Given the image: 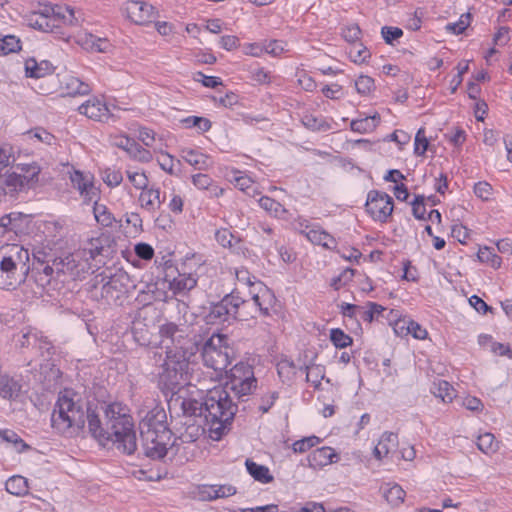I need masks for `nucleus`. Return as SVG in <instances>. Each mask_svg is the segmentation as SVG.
<instances>
[{
    "label": "nucleus",
    "instance_id": "nucleus-1",
    "mask_svg": "<svg viewBox=\"0 0 512 512\" xmlns=\"http://www.w3.org/2000/svg\"><path fill=\"white\" fill-rule=\"evenodd\" d=\"M86 422L89 433L101 445L111 442L127 455L137 450L134 421L126 405L113 402L99 408L85 402L72 389L61 391L51 415L52 427L61 434H68L74 428L84 429Z\"/></svg>",
    "mask_w": 512,
    "mask_h": 512
},
{
    "label": "nucleus",
    "instance_id": "nucleus-2",
    "mask_svg": "<svg viewBox=\"0 0 512 512\" xmlns=\"http://www.w3.org/2000/svg\"><path fill=\"white\" fill-rule=\"evenodd\" d=\"M256 383L252 367L239 363L231 368L225 387H215L208 391L203 400L204 418L212 440L219 441L230 430L237 412V405L233 403L230 392L242 399L256 388Z\"/></svg>",
    "mask_w": 512,
    "mask_h": 512
},
{
    "label": "nucleus",
    "instance_id": "nucleus-3",
    "mask_svg": "<svg viewBox=\"0 0 512 512\" xmlns=\"http://www.w3.org/2000/svg\"><path fill=\"white\" fill-rule=\"evenodd\" d=\"M139 430L144 455L150 459L160 460L167 455L169 449L176 446L163 408L150 410L140 421Z\"/></svg>",
    "mask_w": 512,
    "mask_h": 512
},
{
    "label": "nucleus",
    "instance_id": "nucleus-4",
    "mask_svg": "<svg viewBox=\"0 0 512 512\" xmlns=\"http://www.w3.org/2000/svg\"><path fill=\"white\" fill-rule=\"evenodd\" d=\"M33 277L36 284L45 289L53 283L56 289L58 283L72 280L71 253L58 256L49 246L36 247L33 250Z\"/></svg>",
    "mask_w": 512,
    "mask_h": 512
},
{
    "label": "nucleus",
    "instance_id": "nucleus-5",
    "mask_svg": "<svg viewBox=\"0 0 512 512\" xmlns=\"http://www.w3.org/2000/svg\"><path fill=\"white\" fill-rule=\"evenodd\" d=\"M29 251L19 244L0 247V289L13 290L29 272Z\"/></svg>",
    "mask_w": 512,
    "mask_h": 512
},
{
    "label": "nucleus",
    "instance_id": "nucleus-6",
    "mask_svg": "<svg viewBox=\"0 0 512 512\" xmlns=\"http://www.w3.org/2000/svg\"><path fill=\"white\" fill-rule=\"evenodd\" d=\"M95 279L96 283L90 291L92 297L104 299L108 304L117 303L126 296L130 288L135 287L129 274L122 268H107Z\"/></svg>",
    "mask_w": 512,
    "mask_h": 512
},
{
    "label": "nucleus",
    "instance_id": "nucleus-7",
    "mask_svg": "<svg viewBox=\"0 0 512 512\" xmlns=\"http://www.w3.org/2000/svg\"><path fill=\"white\" fill-rule=\"evenodd\" d=\"M193 355H183L169 351L161 365L158 374V386L165 393L174 394L176 390L188 382L190 358Z\"/></svg>",
    "mask_w": 512,
    "mask_h": 512
},
{
    "label": "nucleus",
    "instance_id": "nucleus-8",
    "mask_svg": "<svg viewBox=\"0 0 512 512\" xmlns=\"http://www.w3.org/2000/svg\"><path fill=\"white\" fill-rule=\"evenodd\" d=\"M107 242L108 238H92L83 248L71 253L72 280L84 278L86 274L93 273L94 268H98V264H104L97 258L109 256L110 247L105 246Z\"/></svg>",
    "mask_w": 512,
    "mask_h": 512
},
{
    "label": "nucleus",
    "instance_id": "nucleus-9",
    "mask_svg": "<svg viewBox=\"0 0 512 512\" xmlns=\"http://www.w3.org/2000/svg\"><path fill=\"white\" fill-rule=\"evenodd\" d=\"M161 344L169 351L183 355H195L199 351V342L190 337V328L186 325H177L174 322H165L159 326Z\"/></svg>",
    "mask_w": 512,
    "mask_h": 512
},
{
    "label": "nucleus",
    "instance_id": "nucleus-10",
    "mask_svg": "<svg viewBox=\"0 0 512 512\" xmlns=\"http://www.w3.org/2000/svg\"><path fill=\"white\" fill-rule=\"evenodd\" d=\"M228 337L223 334H213L201 346V357L206 367L216 372L226 371L231 364L232 348L228 345Z\"/></svg>",
    "mask_w": 512,
    "mask_h": 512
},
{
    "label": "nucleus",
    "instance_id": "nucleus-11",
    "mask_svg": "<svg viewBox=\"0 0 512 512\" xmlns=\"http://www.w3.org/2000/svg\"><path fill=\"white\" fill-rule=\"evenodd\" d=\"M21 173L0 174V189L4 194L13 195L37 180L40 173V167L36 164L24 165L21 167Z\"/></svg>",
    "mask_w": 512,
    "mask_h": 512
},
{
    "label": "nucleus",
    "instance_id": "nucleus-12",
    "mask_svg": "<svg viewBox=\"0 0 512 512\" xmlns=\"http://www.w3.org/2000/svg\"><path fill=\"white\" fill-rule=\"evenodd\" d=\"M367 213L375 220L385 223L393 212V199L385 192L371 190L365 203Z\"/></svg>",
    "mask_w": 512,
    "mask_h": 512
},
{
    "label": "nucleus",
    "instance_id": "nucleus-13",
    "mask_svg": "<svg viewBox=\"0 0 512 512\" xmlns=\"http://www.w3.org/2000/svg\"><path fill=\"white\" fill-rule=\"evenodd\" d=\"M234 301V291H232L226 294L219 302L211 304L206 316L207 323L214 325L236 320L238 310H236L237 304Z\"/></svg>",
    "mask_w": 512,
    "mask_h": 512
},
{
    "label": "nucleus",
    "instance_id": "nucleus-14",
    "mask_svg": "<svg viewBox=\"0 0 512 512\" xmlns=\"http://www.w3.org/2000/svg\"><path fill=\"white\" fill-rule=\"evenodd\" d=\"M234 303L237 304L236 310L237 319L245 321L249 318H255L257 313H261L263 316L269 315V308L265 307L261 302V298L258 294H254L250 300H245L239 296V293L234 291Z\"/></svg>",
    "mask_w": 512,
    "mask_h": 512
},
{
    "label": "nucleus",
    "instance_id": "nucleus-15",
    "mask_svg": "<svg viewBox=\"0 0 512 512\" xmlns=\"http://www.w3.org/2000/svg\"><path fill=\"white\" fill-rule=\"evenodd\" d=\"M70 180L85 202H91L99 198L100 190L94 185V176L92 174L73 170L70 173Z\"/></svg>",
    "mask_w": 512,
    "mask_h": 512
},
{
    "label": "nucleus",
    "instance_id": "nucleus-16",
    "mask_svg": "<svg viewBox=\"0 0 512 512\" xmlns=\"http://www.w3.org/2000/svg\"><path fill=\"white\" fill-rule=\"evenodd\" d=\"M125 12L131 21L139 25L150 23L156 18L155 8L143 1L126 2Z\"/></svg>",
    "mask_w": 512,
    "mask_h": 512
},
{
    "label": "nucleus",
    "instance_id": "nucleus-17",
    "mask_svg": "<svg viewBox=\"0 0 512 512\" xmlns=\"http://www.w3.org/2000/svg\"><path fill=\"white\" fill-rule=\"evenodd\" d=\"M78 111L87 118L101 123H107L109 119L114 118V114L110 111L107 104L98 98L87 100L78 107Z\"/></svg>",
    "mask_w": 512,
    "mask_h": 512
},
{
    "label": "nucleus",
    "instance_id": "nucleus-18",
    "mask_svg": "<svg viewBox=\"0 0 512 512\" xmlns=\"http://www.w3.org/2000/svg\"><path fill=\"white\" fill-rule=\"evenodd\" d=\"M359 316L363 321L368 323L380 321L382 319H386L391 322L392 319H396L399 316V311L394 309L388 310L376 302L368 301L365 306H361Z\"/></svg>",
    "mask_w": 512,
    "mask_h": 512
},
{
    "label": "nucleus",
    "instance_id": "nucleus-19",
    "mask_svg": "<svg viewBox=\"0 0 512 512\" xmlns=\"http://www.w3.org/2000/svg\"><path fill=\"white\" fill-rule=\"evenodd\" d=\"M338 459L339 456L335 450L327 446L315 449L307 458L309 467L313 469L322 468L331 463L337 462Z\"/></svg>",
    "mask_w": 512,
    "mask_h": 512
},
{
    "label": "nucleus",
    "instance_id": "nucleus-20",
    "mask_svg": "<svg viewBox=\"0 0 512 512\" xmlns=\"http://www.w3.org/2000/svg\"><path fill=\"white\" fill-rule=\"evenodd\" d=\"M54 66L48 60L37 62L34 58L25 61V74L30 78H41L52 74Z\"/></svg>",
    "mask_w": 512,
    "mask_h": 512
},
{
    "label": "nucleus",
    "instance_id": "nucleus-21",
    "mask_svg": "<svg viewBox=\"0 0 512 512\" xmlns=\"http://www.w3.org/2000/svg\"><path fill=\"white\" fill-rule=\"evenodd\" d=\"M28 24L30 27L42 31V32H50L55 34L58 38H64V32L62 27H60L56 23H52L50 19H45L41 16H38L35 13H32L28 18Z\"/></svg>",
    "mask_w": 512,
    "mask_h": 512
},
{
    "label": "nucleus",
    "instance_id": "nucleus-22",
    "mask_svg": "<svg viewBox=\"0 0 512 512\" xmlns=\"http://www.w3.org/2000/svg\"><path fill=\"white\" fill-rule=\"evenodd\" d=\"M398 446V436L393 432H385L374 448V456L381 460Z\"/></svg>",
    "mask_w": 512,
    "mask_h": 512
},
{
    "label": "nucleus",
    "instance_id": "nucleus-23",
    "mask_svg": "<svg viewBox=\"0 0 512 512\" xmlns=\"http://www.w3.org/2000/svg\"><path fill=\"white\" fill-rule=\"evenodd\" d=\"M192 182L198 189L206 190L211 198H218L224 192V190L216 185L213 179L207 174L198 173L193 175Z\"/></svg>",
    "mask_w": 512,
    "mask_h": 512
},
{
    "label": "nucleus",
    "instance_id": "nucleus-24",
    "mask_svg": "<svg viewBox=\"0 0 512 512\" xmlns=\"http://www.w3.org/2000/svg\"><path fill=\"white\" fill-rule=\"evenodd\" d=\"M245 466L248 473L254 478V480L260 483L268 484L274 480L269 468L265 465L258 464L251 459H247L245 461Z\"/></svg>",
    "mask_w": 512,
    "mask_h": 512
},
{
    "label": "nucleus",
    "instance_id": "nucleus-25",
    "mask_svg": "<svg viewBox=\"0 0 512 512\" xmlns=\"http://www.w3.org/2000/svg\"><path fill=\"white\" fill-rule=\"evenodd\" d=\"M161 193L159 188H149L144 191L139 196V201L141 206L148 211H155L163 202L161 199Z\"/></svg>",
    "mask_w": 512,
    "mask_h": 512
},
{
    "label": "nucleus",
    "instance_id": "nucleus-26",
    "mask_svg": "<svg viewBox=\"0 0 512 512\" xmlns=\"http://www.w3.org/2000/svg\"><path fill=\"white\" fill-rule=\"evenodd\" d=\"M181 157L198 170L206 169L209 166V157L197 150L184 148L181 150Z\"/></svg>",
    "mask_w": 512,
    "mask_h": 512
},
{
    "label": "nucleus",
    "instance_id": "nucleus-27",
    "mask_svg": "<svg viewBox=\"0 0 512 512\" xmlns=\"http://www.w3.org/2000/svg\"><path fill=\"white\" fill-rule=\"evenodd\" d=\"M197 284V280L191 274H179L169 283V288L174 294H183L192 290Z\"/></svg>",
    "mask_w": 512,
    "mask_h": 512
},
{
    "label": "nucleus",
    "instance_id": "nucleus-28",
    "mask_svg": "<svg viewBox=\"0 0 512 512\" xmlns=\"http://www.w3.org/2000/svg\"><path fill=\"white\" fill-rule=\"evenodd\" d=\"M83 45L87 50L98 53H108L113 47L107 38L97 37L93 34L85 36Z\"/></svg>",
    "mask_w": 512,
    "mask_h": 512
},
{
    "label": "nucleus",
    "instance_id": "nucleus-29",
    "mask_svg": "<svg viewBox=\"0 0 512 512\" xmlns=\"http://www.w3.org/2000/svg\"><path fill=\"white\" fill-rule=\"evenodd\" d=\"M51 22L58 24L60 27L61 24L76 25L77 18L74 15V10L69 6L54 5Z\"/></svg>",
    "mask_w": 512,
    "mask_h": 512
},
{
    "label": "nucleus",
    "instance_id": "nucleus-30",
    "mask_svg": "<svg viewBox=\"0 0 512 512\" xmlns=\"http://www.w3.org/2000/svg\"><path fill=\"white\" fill-rule=\"evenodd\" d=\"M431 392L435 397L440 398L444 403L452 402L456 396V391L453 386L445 380H438L437 382H433Z\"/></svg>",
    "mask_w": 512,
    "mask_h": 512
},
{
    "label": "nucleus",
    "instance_id": "nucleus-31",
    "mask_svg": "<svg viewBox=\"0 0 512 512\" xmlns=\"http://www.w3.org/2000/svg\"><path fill=\"white\" fill-rule=\"evenodd\" d=\"M183 425L185 426V430L180 432V435L175 437L173 440H180L182 443H192L196 441L201 435V426L194 423L193 419H187Z\"/></svg>",
    "mask_w": 512,
    "mask_h": 512
},
{
    "label": "nucleus",
    "instance_id": "nucleus-32",
    "mask_svg": "<svg viewBox=\"0 0 512 512\" xmlns=\"http://www.w3.org/2000/svg\"><path fill=\"white\" fill-rule=\"evenodd\" d=\"M306 373V381L310 382L315 388H319L321 381L325 377V368L322 365L305 364L299 368Z\"/></svg>",
    "mask_w": 512,
    "mask_h": 512
},
{
    "label": "nucleus",
    "instance_id": "nucleus-33",
    "mask_svg": "<svg viewBox=\"0 0 512 512\" xmlns=\"http://www.w3.org/2000/svg\"><path fill=\"white\" fill-rule=\"evenodd\" d=\"M181 409L183 411V415L185 417H204V405L203 401H198L196 399H183L181 401Z\"/></svg>",
    "mask_w": 512,
    "mask_h": 512
},
{
    "label": "nucleus",
    "instance_id": "nucleus-34",
    "mask_svg": "<svg viewBox=\"0 0 512 512\" xmlns=\"http://www.w3.org/2000/svg\"><path fill=\"white\" fill-rule=\"evenodd\" d=\"M476 445L480 451L487 455L494 454L499 449V442L492 433L486 432L478 436Z\"/></svg>",
    "mask_w": 512,
    "mask_h": 512
},
{
    "label": "nucleus",
    "instance_id": "nucleus-35",
    "mask_svg": "<svg viewBox=\"0 0 512 512\" xmlns=\"http://www.w3.org/2000/svg\"><path fill=\"white\" fill-rule=\"evenodd\" d=\"M383 496L391 505L399 506L404 501L405 491L398 484H387L383 487Z\"/></svg>",
    "mask_w": 512,
    "mask_h": 512
},
{
    "label": "nucleus",
    "instance_id": "nucleus-36",
    "mask_svg": "<svg viewBox=\"0 0 512 512\" xmlns=\"http://www.w3.org/2000/svg\"><path fill=\"white\" fill-rule=\"evenodd\" d=\"M306 237L314 244L322 245L330 248V244H334V238L324 230L319 228H311L305 232Z\"/></svg>",
    "mask_w": 512,
    "mask_h": 512
},
{
    "label": "nucleus",
    "instance_id": "nucleus-37",
    "mask_svg": "<svg viewBox=\"0 0 512 512\" xmlns=\"http://www.w3.org/2000/svg\"><path fill=\"white\" fill-rule=\"evenodd\" d=\"M93 214L96 221L104 227L112 226L113 222L115 221V218L113 217L112 213L109 211L107 206L98 203L97 200L94 201Z\"/></svg>",
    "mask_w": 512,
    "mask_h": 512
},
{
    "label": "nucleus",
    "instance_id": "nucleus-38",
    "mask_svg": "<svg viewBox=\"0 0 512 512\" xmlns=\"http://www.w3.org/2000/svg\"><path fill=\"white\" fill-rule=\"evenodd\" d=\"M296 365L293 361L282 359L277 364V372L283 383H290L296 375Z\"/></svg>",
    "mask_w": 512,
    "mask_h": 512
},
{
    "label": "nucleus",
    "instance_id": "nucleus-39",
    "mask_svg": "<svg viewBox=\"0 0 512 512\" xmlns=\"http://www.w3.org/2000/svg\"><path fill=\"white\" fill-rule=\"evenodd\" d=\"M258 202L262 209H264L274 217L281 218L283 217V214L287 212L280 202L268 196H262Z\"/></svg>",
    "mask_w": 512,
    "mask_h": 512
},
{
    "label": "nucleus",
    "instance_id": "nucleus-40",
    "mask_svg": "<svg viewBox=\"0 0 512 512\" xmlns=\"http://www.w3.org/2000/svg\"><path fill=\"white\" fill-rule=\"evenodd\" d=\"M159 164L162 170L170 175L179 176L181 173V160L175 159L172 155L165 153L159 159Z\"/></svg>",
    "mask_w": 512,
    "mask_h": 512
},
{
    "label": "nucleus",
    "instance_id": "nucleus-41",
    "mask_svg": "<svg viewBox=\"0 0 512 512\" xmlns=\"http://www.w3.org/2000/svg\"><path fill=\"white\" fill-rule=\"evenodd\" d=\"M6 490L13 495H24L28 491L26 478L22 476H12L6 482Z\"/></svg>",
    "mask_w": 512,
    "mask_h": 512
},
{
    "label": "nucleus",
    "instance_id": "nucleus-42",
    "mask_svg": "<svg viewBox=\"0 0 512 512\" xmlns=\"http://www.w3.org/2000/svg\"><path fill=\"white\" fill-rule=\"evenodd\" d=\"M40 332L36 329L26 328L18 335L17 343L21 348H29L36 346L39 341Z\"/></svg>",
    "mask_w": 512,
    "mask_h": 512
},
{
    "label": "nucleus",
    "instance_id": "nucleus-43",
    "mask_svg": "<svg viewBox=\"0 0 512 512\" xmlns=\"http://www.w3.org/2000/svg\"><path fill=\"white\" fill-rule=\"evenodd\" d=\"M330 341L338 349H344L353 344V338L340 328L330 330Z\"/></svg>",
    "mask_w": 512,
    "mask_h": 512
},
{
    "label": "nucleus",
    "instance_id": "nucleus-44",
    "mask_svg": "<svg viewBox=\"0 0 512 512\" xmlns=\"http://www.w3.org/2000/svg\"><path fill=\"white\" fill-rule=\"evenodd\" d=\"M21 50V41L14 35L0 37V54L7 55Z\"/></svg>",
    "mask_w": 512,
    "mask_h": 512
},
{
    "label": "nucleus",
    "instance_id": "nucleus-45",
    "mask_svg": "<svg viewBox=\"0 0 512 512\" xmlns=\"http://www.w3.org/2000/svg\"><path fill=\"white\" fill-rule=\"evenodd\" d=\"M477 257L480 262L487 263L493 268H499L501 266V257L495 254L494 250L489 247L480 248Z\"/></svg>",
    "mask_w": 512,
    "mask_h": 512
},
{
    "label": "nucleus",
    "instance_id": "nucleus-46",
    "mask_svg": "<svg viewBox=\"0 0 512 512\" xmlns=\"http://www.w3.org/2000/svg\"><path fill=\"white\" fill-rule=\"evenodd\" d=\"M103 182L111 188L117 187L123 181V176L120 170L107 167L101 172Z\"/></svg>",
    "mask_w": 512,
    "mask_h": 512
},
{
    "label": "nucleus",
    "instance_id": "nucleus-47",
    "mask_svg": "<svg viewBox=\"0 0 512 512\" xmlns=\"http://www.w3.org/2000/svg\"><path fill=\"white\" fill-rule=\"evenodd\" d=\"M381 118L378 113L353 119L350 128H376L380 125Z\"/></svg>",
    "mask_w": 512,
    "mask_h": 512
},
{
    "label": "nucleus",
    "instance_id": "nucleus-48",
    "mask_svg": "<svg viewBox=\"0 0 512 512\" xmlns=\"http://www.w3.org/2000/svg\"><path fill=\"white\" fill-rule=\"evenodd\" d=\"M156 284H148L146 289L141 290L136 300L143 305H149L153 301L161 300L160 295L157 294Z\"/></svg>",
    "mask_w": 512,
    "mask_h": 512
},
{
    "label": "nucleus",
    "instance_id": "nucleus-49",
    "mask_svg": "<svg viewBox=\"0 0 512 512\" xmlns=\"http://www.w3.org/2000/svg\"><path fill=\"white\" fill-rule=\"evenodd\" d=\"M33 349H36L39 354L47 361L50 360L55 354L54 345L51 343V341L48 340L47 337H44L41 333L39 335V341Z\"/></svg>",
    "mask_w": 512,
    "mask_h": 512
},
{
    "label": "nucleus",
    "instance_id": "nucleus-50",
    "mask_svg": "<svg viewBox=\"0 0 512 512\" xmlns=\"http://www.w3.org/2000/svg\"><path fill=\"white\" fill-rule=\"evenodd\" d=\"M430 137L425 133V130H417L414 139V153L417 156H423L429 149Z\"/></svg>",
    "mask_w": 512,
    "mask_h": 512
},
{
    "label": "nucleus",
    "instance_id": "nucleus-51",
    "mask_svg": "<svg viewBox=\"0 0 512 512\" xmlns=\"http://www.w3.org/2000/svg\"><path fill=\"white\" fill-rule=\"evenodd\" d=\"M355 88L357 92L363 96L369 95L375 90L374 79L367 75H360L355 80Z\"/></svg>",
    "mask_w": 512,
    "mask_h": 512
},
{
    "label": "nucleus",
    "instance_id": "nucleus-52",
    "mask_svg": "<svg viewBox=\"0 0 512 512\" xmlns=\"http://www.w3.org/2000/svg\"><path fill=\"white\" fill-rule=\"evenodd\" d=\"M320 438L317 436L304 437L300 440L295 441L292 444V449L295 453H304L310 448L320 443Z\"/></svg>",
    "mask_w": 512,
    "mask_h": 512
},
{
    "label": "nucleus",
    "instance_id": "nucleus-53",
    "mask_svg": "<svg viewBox=\"0 0 512 512\" xmlns=\"http://www.w3.org/2000/svg\"><path fill=\"white\" fill-rule=\"evenodd\" d=\"M470 20H471V14L464 13L460 16V18L457 22L448 23L446 25V30L455 35H459V34L463 33L466 30V28L469 26Z\"/></svg>",
    "mask_w": 512,
    "mask_h": 512
},
{
    "label": "nucleus",
    "instance_id": "nucleus-54",
    "mask_svg": "<svg viewBox=\"0 0 512 512\" xmlns=\"http://www.w3.org/2000/svg\"><path fill=\"white\" fill-rule=\"evenodd\" d=\"M113 145L122 148L130 154H135L139 151L136 141L124 135L116 136L113 140Z\"/></svg>",
    "mask_w": 512,
    "mask_h": 512
},
{
    "label": "nucleus",
    "instance_id": "nucleus-55",
    "mask_svg": "<svg viewBox=\"0 0 512 512\" xmlns=\"http://www.w3.org/2000/svg\"><path fill=\"white\" fill-rule=\"evenodd\" d=\"M67 89L69 94L72 95H85L90 91V87L88 84L79 80L76 77H70L67 83Z\"/></svg>",
    "mask_w": 512,
    "mask_h": 512
},
{
    "label": "nucleus",
    "instance_id": "nucleus-56",
    "mask_svg": "<svg viewBox=\"0 0 512 512\" xmlns=\"http://www.w3.org/2000/svg\"><path fill=\"white\" fill-rule=\"evenodd\" d=\"M14 162L13 148L9 144H0V174Z\"/></svg>",
    "mask_w": 512,
    "mask_h": 512
},
{
    "label": "nucleus",
    "instance_id": "nucleus-57",
    "mask_svg": "<svg viewBox=\"0 0 512 512\" xmlns=\"http://www.w3.org/2000/svg\"><path fill=\"white\" fill-rule=\"evenodd\" d=\"M139 139L147 147L157 149L161 146V139L156 138L155 130H140Z\"/></svg>",
    "mask_w": 512,
    "mask_h": 512
},
{
    "label": "nucleus",
    "instance_id": "nucleus-58",
    "mask_svg": "<svg viewBox=\"0 0 512 512\" xmlns=\"http://www.w3.org/2000/svg\"><path fill=\"white\" fill-rule=\"evenodd\" d=\"M349 56L355 63H362L370 57V52L367 47L360 43L350 48Z\"/></svg>",
    "mask_w": 512,
    "mask_h": 512
},
{
    "label": "nucleus",
    "instance_id": "nucleus-59",
    "mask_svg": "<svg viewBox=\"0 0 512 512\" xmlns=\"http://www.w3.org/2000/svg\"><path fill=\"white\" fill-rule=\"evenodd\" d=\"M26 135L32 139L36 138L38 141L43 142L47 145L55 143L56 138L52 135L49 130H28Z\"/></svg>",
    "mask_w": 512,
    "mask_h": 512
},
{
    "label": "nucleus",
    "instance_id": "nucleus-60",
    "mask_svg": "<svg viewBox=\"0 0 512 512\" xmlns=\"http://www.w3.org/2000/svg\"><path fill=\"white\" fill-rule=\"evenodd\" d=\"M425 197L423 195H416L412 205V214L418 220H426Z\"/></svg>",
    "mask_w": 512,
    "mask_h": 512
},
{
    "label": "nucleus",
    "instance_id": "nucleus-61",
    "mask_svg": "<svg viewBox=\"0 0 512 512\" xmlns=\"http://www.w3.org/2000/svg\"><path fill=\"white\" fill-rule=\"evenodd\" d=\"M127 177L136 189L146 190L148 185V178L143 172L127 171Z\"/></svg>",
    "mask_w": 512,
    "mask_h": 512
},
{
    "label": "nucleus",
    "instance_id": "nucleus-62",
    "mask_svg": "<svg viewBox=\"0 0 512 512\" xmlns=\"http://www.w3.org/2000/svg\"><path fill=\"white\" fill-rule=\"evenodd\" d=\"M381 35L387 44H393L394 40L399 39L403 35L402 29L393 26H383L381 28Z\"/></svg>",
    "mask_w": 512,
    "mask_h": 512
},
{
    "label": "nucleus",
    "instance_id": "nucleus-63",
    "mask_svg": "<svg viewBox=\"0 0 512 512\" xmlns=\"http://www.w3.org/2000/svg\"><path fill=\"white\" fill-rule=\"evenodd\" d=\"M493 188L486 181H480L474 185V193L482 200H489L492 195Z\"/></svg>",
    "mask_w": 512,
    "mask_h": 512
},
{
    "label": "nucleus",
    "instance_id": "nucleus-64",
    "mask_svg": "<svg viewBox=\"0 0 512 512\" xmlns=\"http://www.w3.org/2000/svg\"><path fill=\"white\" fill-rule=\"evenodd\" d=\"M341 35L345 39V41L349 43H355L360 39L361 29L356 24L346 26L345 28L342 29Z\"/></svg>",
    "mask_w": 512,
    "mask_h": 512
}]
</instances>
